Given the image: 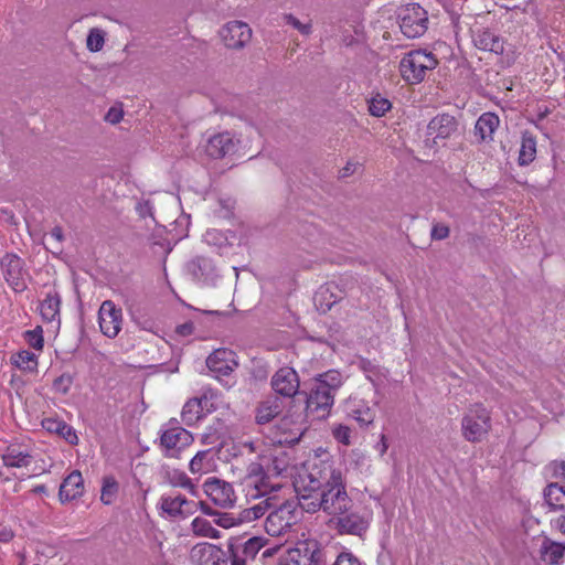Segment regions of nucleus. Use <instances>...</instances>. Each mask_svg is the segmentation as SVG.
Wrapping results in <instances>:
<instances>
[{"label": "nucleus", "mask_w": 565, "mask_h": 565, "mask_svg": "<svg viewBox=\"0 0 565 565\" xmlns=\"http://www.w3.org/2000/svg\"><path fill=\"white\" fill-rule=\"evenodd\" d=\"M14 534L12 530L0 524V542L7 543L13 539Z\"/></svg>", "instance_id": "bf43d9fd"}, {"label": "nucleus", "mask_w": 565, "mask_h": 565, "mask_svg": "<svg viewBox=\"0 0 565 565\" xmlns=\"http://www.w3.org/2000/svg\"><path fill=\"white\" fill-rule=\"evenodd\" d=\"M124 117V110L119 107H110L105 115V120L113 125L118 124Z\"/></svg>", "instance_id": "5fc2aeb1"}, {"label": "nucleus", "mask_w": 565, "mask_h": 565, "mask_svg": "<svg viewBox=\"0 0 565 565\" xmlns=\"http://www.w3.org/2000/svg\"><path fill=\"white\" fill-rule=\"evenodd\" d=\"M4 279L15 292L26 289L28 271L23 268V260L13 254H7L1 259Z\"/></svg>", "instance_id": "ddd939ff"}, {"label": "nucleus", "mask_w": 565, "mask_h": 565, "mask_svg": "<svg viewBox=\"0 0 565 565\" xmlns=\"http://www.w3.org/2000/svg\"><path fill=\"white\" fill-rule=\"evenodd\" d=\"M284 404L277 395H268L255 407V422L258 425H265L274 420L281 414Z\"/></svg>", "instance_id": "4be33fe9"}, {"label": "nucleus", "mask_w": 565, "mask_h": 565, "mask_svg": "<svg viewBox=\"0 0 565 565\" xmlns=\"http://www.w3.org/2000/svg\"><path fill=\"white\" fill-rule=\"evenodd\" d=\"M333 437L343 445L350 444L351 429L344 425H338L332 429Z\"/></svg>", "instance_id": "3c124183"}, {"label": "nucleus", "mask_w": 565, "mask_h": 565, "mask_svg": "<svg viewBox=\"0 0 565 565\" xmlns=\"http://www.w3.org/2000/svg\"><path fill=\"white\" fill-rule=\"evenodd\" d=\"M265 541L259 536H253L244 542L236 540L228 544V557L231 565H246L253 561L264 547Z\"/></svg>", "instance_id": "9b49d317"}, {"label": "nucleus", "mask_w": 565, "mask_h": 565, "mask_svg": "<svg viewBox=\"0 0 565 565\" xmlns=\"http://www.w3.org/2000/svg\"><path fill=\"white\" fill-rule=\"evenodd\" d=\"M250 26L239 20L225 23L218 31L222 43L228 50H242L252 40Z\"/></svg>", "instance_id": "1a4fd4ad"}, {"label": "nucleus", "mask_w": 565, "mask_h": 565, "mask_svg": "<svg viewBox=\"0 0 565 565\" xmlns=\"http://www.w3.org/2000/svg\"><path fill=\"white\" fill-rule=\"evenodd\" d=\"M26 339H28L29 344L33 349L42 350L43 344H44V340H43L41 331L40 332H38L36 330L28 331L26 332Z\"/></svg>", "instance_id": "864d4df0"}, {"label": "nucleus", "mask_w": 565, "mask_h": 565, "mask_svg": "<svg viewBox=\"0 0 565 565\" xmlns=\"http://www.w3.org/2000/svg\"><path fill=\"white\" fill-rule=\"evenodd\" d=\"M100 331L109 339L118 335L122 324V311L111 300H105L98 311Z\"/></svg>", "instance_id": "4468645a"}, {"label": "nucleus", "mask_w": 565, "mask_h": 565, "mask_svg": "<svg viewBox=\"0 0 565 565\" xmlns=\"http://www.w3.org/2000/svg\"><path fill=\"white\" fill-rule=\"evenodd\" d=\"M491 429L490 413L482 405H475L461 419L462 436L470 443H479Z\"/></svg>", "instance_id": "6e6552de"}, {"label": "nucleus", "mask_w": 565, "mask_h": 565, "mask_svg": "<svg viewBox=\"0 0 565 565\" xmlns=\"http://www.w3.org/2000/svg\"><path fill=\"white\" fill-rule=\"evenodd\" d=\"M3 463L7 467H26L31 461L30 454L22 451L20 447L11 445L7 447L2 455Z\"/></svg>", "instance_id": "473e14b6"}, {"label": "nucleus", "mask_w": 565, "mask_h": 565, "mask_svg": "<svg viewBox=\"0 0 565 565\" xmlns=\"http://www.w3.org/2000/svg\"><path fill=\"white\" fill-rule=\"evenodd\" d=\"M328 526L340 535H354L362 537L369 526V518L362 513L361 509L352 501L340 512L329 518Z\"/></svg>", "instance_id": "7ed1b4c3"}, {"label": "nucleus", "mask_w": 565, "mask_h": 565, "mask_svg": "<svg viewBox=\"0 0 565 565\" xmlns=\"http://www.w3.org/2000/svg\"><path fill=\"white\" fill-rule=\"evenodd\" d=\"M391 108V102L381 95L374 96L369 103V111L374 117L384 116Z\"/></svg>", "instance_id": "a19ab883"}, {"label": "nucleus", "mask_w": 565, "mask_h": 565, "mask_svg": "<svg viewBox=\"0 0 565 565\" xmlns=\"http://www.w3.org/2000/svg\"><path fill=\"white\" fill-rule=\"evenodd\" d=\"M544 499L551 509H563L565 502V487L556 482L547 484L544 489Z\"/></svg>", "instance_id": "72a5a7b5"}, {"label": "nucleus", "mask_w": 565, "mask_h": 565, "mask_svg": "<svg viewBox=\"0 0 565 565\" xmlns=\"http://www.w3.org/2000/svg\"><path fill=\"white\" fill-rule=\"evenodd\" d=\"M270 384L277 394L292 397L299 390V376L294 369L281 367L273 375Z\"/></svg>", "instance_id": "f3484780"}, {"label": "nucleus", "mask_w": 565, "mask_h": 565, "mask_svg": "<svg viewBox=\"0 0 565 565\" xmlns=\"http://www.w3.org/2000/svg\"><path fill=\"white\" fill-rule=\"evenodd\" d=\"M284 20L286 21L287 24L291 25L292 28L298 30L303 35H309L311 33L312 26L310 23H306V24L301 23L299 21V19H297L295 15H292L290 13L285 14Z\"/></svg>", "instance_id": "de8ad7c7"}, {"label": "nucleus", "mask_w": 565, "mask_h": 565, "mask_svg": "<svg viewBox=\"0 0 565 565\" xmlns=\"http://www.w3.org/2000/svg\"><path fill=\"white\" fill-rule=\"evenodd\" d=\"M61 297L56 290L46 294L41 302L40 312L42 318L47 322H60Z\"/></svg>", "instance_id": "a878e982"}, {"label": "nucleus", "mask_w": 565, "mask_h": 565, "mask_svg": "<svg viewBox=\"0 0 565 565\" xmlns=\"http://www.w3.org/2000/svg\"><path fill=\"white\" fill-rule=\"evenodd\" d=\"M207 402L206 397L203 398H191L189 399L181 412L182 422L186 426H192L198 423L203 417V406L202 403Z\"/></svg>", "instance_id": "c85d7f7f"}, {"label": "nucleus", "mask_w": 565, "mask_h": 565, "mask_svg": "<svg viewBox=\"0 0 565 565\" xmlns=\"http://www.w3.org/2000/svg\"><path fill=\"white\" fill-rule=\"evenodd\" d=\"M458 120L449 114H438L427 125V135L433 136L434 142L437 139L446 140L458 132Z\"/></svg>", "instance_id": "a211bd4d"}, {"label": "nucleus", "mask_w": 565, "mask_h": 565, "mask_svg": "<svg viewBox=\"0 0 565 565\" xmlns=\"http://www.w3.org/2000/svg\"><path fill=\"white\" fill-rule=\"evenodd\" d=\"M399 20L401 31L409 39L420 36L427 30V12L418 4L406 8Z\"/></svg>", "instance_id": "9d476101"}, {"label": "nucleus", "mask_w": 565, "mask_h": 565, "mask_svg": "<svg viewBox=\"0 0 565 565\" xmlns=\"http://www.w3.org/2000/svg\"><path fill=\"white\" fill-rule=\"evenodd\" d=\"M193 332H194V324L192 321L184 322L182 324H179L175 328V333L181 337L191 335Z\"/></svg>", "instance_id": "4d7b16f0"}, {"label": "nucleus", "mask_w": 565, "mask_h": 565, "mask_svg": "<svg viewBox=\"0 0 565 565\" xmlns=\"http://www.w3.org/2000/svg\"><path fill=\"white\" fill-rule=\"evenodd\" d=\"M556 527L565 534V516H561L556 520Z\"/></svg>", "instance_id": "69168bd1"}, {"label": "nucleus", "mask_w": 565, "mask_h": 565, "mask_svg": "<svg viewBox=\"0 0 565 565\" xmlns=\"http://www.w3.org/2000/svg\"><path fill=\"white\" fill-rule=\"evenodd\" d=\"M164 479L173 487H181L196 495V488L185 472L178 469H168L164 472Z\"/></svg>", "instance_id": "f704fd0d"}, {"label": "nucleus", "mask_w": 565, "mask_h": 565, "mask_svg": "<svg viewBox=\"0 0 565 565\" xmlns=\"http://www.w3.org/2000/svg\"><path fill=\"white\" fill-rule=\"evenodd\" d=\"M117 492L118 482L116 481V479L113 476L104 477L100 500L105 504H110L114 501V498L116 497Z\"/></svg>", "instance_id": "ea45409f"}, {"label": "nucleus", "mask_w": 565, "mask_h": 565, "mask_svg": "<svg viewBox=\"0 0 565 565\" xmlns=\"http://www.w3.org/2000/svg\"><path fill=\"white\" fill-rule=\"evenodd\" d=\"M473 43L479 50L495 54L504 52V41L489 29H480L473 35Z\"/></svg>", "instance_id": "b1692460"}, {"label": "nucleus", "mask_w": 565, "mask_h": 565, "mask_svg": "<svg viewBox=\"0 0 565 565\" xmlns=\"http://www.w3.org/2000/svg\"><path fill=\"white\" fill-rule=\"evenodd\" d=\"M11 360L17 367L23 371L34 372L38 369L36 355L28 350L18 352L12 355Z\"/></svg>", "instance_id": "e433bc0d"}, {"label": "nucleus", "mask_w": 565, "mask_h": 565, "mask_svg": "<svg viewBox=\"0 0 565 565\" xmlns=\"http://www.w3.org/2000/svg\"><path fill=\"white\" fill-rule=\"evenodd\" d=\"M536 158V140L535 137L524 131L522 134L521 147L519 151L518 163L521 167L529 166Z\"/></svg>", "instance_id": "c756f323"}, {"label": "nucleus", "mask_w": 565, "mask_h": 565, "mask_svg": "<svg viewBox=\"0 0 565 565\" xmlns=\"http://www.w3.org/2000/svg\"><path fill=\"white\" fill-rule=\"evenodd\" d=\"M72 383H73L72 375L64 373L54 380L53 387L56 392H60L62 394H67L71 388Z\"/></svg>", "instance_id": "49530a36"}, {"label": "nucleus", "mask_w": 565, "mask_h": 565, "mask_svg": "<svg viewBox=\"0 0 565 565\" xmlns=\"http://www.w3.org/2000/svg\"><path fill=\"white\" fill-rule=\"evenodd\" d=\"M350 416L361 426H369L374 422L375 412L366 405H356L351 409Z\"/></svg>", "instance_id": "58836bf2"}, {"label": "nucleus", "mask_w": 565, "mask_h": 565, "mask_svg": "<svg viewBox=\"0 0 565 565\" xmlns=\"http://www.w3.org/2000/svg\"><path fill=\"white\" fill-rule=\"evenodd\" d=\"M277 565H327V551L317 541L302 542L288 550Z\"/></svg>", "instance_id": "0eeeda50"}, {"label": "nucleus", "mask_w": 565, "mask_h": 565, "mask_svg": "<svg viewBox=\"0 0 565 565\" xmlns=\"http://www.w3.org/2000/svg\"><path fill=\"white\" fill-rule=\"evenodd\" d=\"M199 505H200L201 511H202L204 514H206V515H216V514H217V513H216V511H215V510H213V509L211 508V505H210V504H207V503H206V502H204V501H200V502H199Z\"/></svg>", "instance_id": "e2e57ef3"}, {"label": "nucleus", "mask_w": 565, "mask_h": 565, "mask_svg": "<svg viewBox=\"0 0 565 565\" xmlns=\"http://www.w3.org/2000/svg\"><path fill=\"white\" fill-rule=\"evenodd\" d=\"M195 503L183 495H163L160 499V508L170 518H186L192 514Z\"/></svg>", "instance_id": "412c9836"}, {"label": "nucleus", "mask_w": 565, "mask_h": 565, "mask_svg": "<svg viewBox=\"0 0 565 565\" xmlns=\"http://www.w3.org/2000/svg\"><path fill=\"white\" fill-rule=\"evenodd\" d=\"M266 476L264 467L259 462H252L247 469V481L253 484L255 480H259Z\"/></svg>", "instance_id": "09e8293b"}, {"label": "nucleus", "mask_w": 565, "mask_h": 565, "mask_svg": "<svg viewBox=\"0 0 565 565\" xmlns=\"http://www.w3.org/2000/svg\"><path fill=\"white\" fill-rule=\"evenodd\" d=\"M564 551L565 545L555 542H551L550 545L545 547V554L551 564H558L559 559L564 556Z\"/></svg>", "instance_id": "a18cd8bd"}, {"label": "nucleus", "mask_w": 565, "mask_h": 565, "mask_svg": "<svg viewBox=\"0 0 565 565\" xmlns=\"http://www.w3.org/2000/svg\"><path fill=\"white\" fill-rule=\"evenodd\" d=\"M315 382L320 386H324L328 391L335 395L337 391L343 383L342 374L338 370H329L318 374Z\"/></svg>", "instance_id": "c9c22d12"}, {"label": "nucleus", "mask_w": 565, "mask_h": 565, "mask_svg": "<svg viewBox=\"0 0 565 565\" xmlns=\"http://www.w3.org/2000/svg\"><path fill=\"white\" fill-rule=\"evenodd\" d=\"M32 492L34 493H45L46 487L44 484H39L32 489Z\"/></svg>", "instance_id": "338daca9"}, {"label": "nucleus", "mask_w": 565, "mask_h": 565, "mask_svg": "<svg viewBox=\"0 0 565 565\" xmlns=\"http://www.w3.org/2000/svg\"><path fill=\"white\" fill-rule=\"evenodd\" d=\"M204 493L211 501L223 509L232 508L235 503L236 497L233 486L222 479L212 477L203 483Z\"/></svg>", "instance_id": "f8f14e48"}, {"label": "nucleus", "mask_w": 565, "mask_h": 565, "mask_svg": "<svg viewBox=\"0 0 565 565\" xmlns=\"http://www.w3.org/2000/svg\"><path fill=\"white\" fill-rule=\"evenodd\" d=\"M206 366L216 375L227 376L238 366V362L232 350L217 349L207 356Z\"/></svg>", "instance_id": "6ab92c4d"}, {"label": "nucleus", "mask_w": 565, "mask_h": 565, "mask_svg": "<svg viewBox=\"0 0 565 565\" xmlns=\"http://www.w3.org/2000/svg\"><path fill=\"white\" fill-rule=\"evenodd\" d=\"M276 497H267L259 503L252 507L248 510V513H252L254 519L262 518L268 509L274 508L276 505Z\"/></svg>", "instance_id": "c03bdc74"}, {"label": "nucleus", "mask_w": 565, "mask_h": 565, "mask_svg": "<svg viewBox=\"0 0 565 565\" xmlns=\"http://www.w3.org/2000/svg\"><path fill=\"white\" fill-rule=\"evenodd\" d=\"M214 467V458L211 450L199 451L190 461L189 470L193 475L210 472Z\"/></svg>", "instance_id": "2f4dec72"}, {"label": "nucleus", "mask_w": 565, "mask_h": 565, "mask_svg": "<svg viewBox=\"0 0 565 565\" xmlns=\"http://www.w3.org/2000/svg\"><path fill=\"white\" fill-rule=\"evenodd\" d=\"M343 479L342 472L328 459L315 461L298 476L294 486L297 499L303 501Z\"/></svg>", "instance_id": "f257e3e1"}, {"label": "nucleus", "mask_w": 565, "mask_h": 565, "mask_svg": "<svg viewBox=\"0 0 565 565\" xmlns=\"http://www.w3.org/2000/svg\"><path fill=\"white\" fill-rule=\"evenodd\" d=\"M190 559L195 565H227V553L211 543H199L190 551Z\"/></svg>", "instance_id": "2eb2a0df"}, {"label": "nucleus", "mask_w": 565, "mask_h": 565, "mask_svg": "<svg viewBox=\"0 0 565 565\" xmlns=\"http://www.w3.org/2000/svg\"><path fill=\"white\" fill-rule=\"evenodd\" d=\"M256 493L253 494L254 497H270L269 494L274 491H278L281 486L279 484H271L269 477L266 475L264 478H260L259 480H255L253 483Z\"/></svg>", "instance_id": "37998d69"}, {"label": "nucleus", "mask_w": 565, "mask_h": 565, "mask_svg": "<svg viewBox=\"0 0 565 565\" xmlns=\"http://www.w3.org/2000/svg\"><path fill=\"white\" fill-rule=\"evenodd\" d=\"M548 468L553 478L565 480V461H553Z\"/></svg>", "instance_id": "6e6d98bb"}, {"label": "nucleus", "mask_w": 565, "mask_h": 565, "mask_svg": "<svg viewBox=\"0 0 565 565\" xmlns=\"http://www.w3.org/2000/svg\"><path fill=\"white\" fill-rule=\"evenodd\" d=\"M84 492V480L78 470L72 471L61 483L58 495L61 501H71Z\"/></svg>", "instance_id": "5701e85b"}, {"label": "nucleus", "mask_w": 565, "mask_h": 565, "mask_svg": "<svg viewBox=\"0 0 565 565\" xmlns=\"http://www.w3.org/2000/svg\"><path fill=\"white\" fill-rule=\"evenodd\" d=\"M142 329H143V330H149V331L151 330L150 328H148L147 322H145V324H142Z\"/></svg>", "instance_id": "774afa93"}, {"label": "nucleus", "mask_w": 565, "mask_h": 565, "mask_svg": "<svg viewBox=\"0 0 565 565\" xmlns=\"http://www.w3.org/2000/svg\"><path fill=\"white\" fill-rule=\"evenodd\" d=\"M334 403V394L315 383L310 394L307 396V412L310 414L317 413V417H324Z\"/></svg>", "instance_id": "dca6fc26"}, {"label": "nucleus", "mask_w": 565, "mask_h": 565, "mask_svg": "<svg viewBox=\"0 0 565 565\" xmlns=\"http://www.w3.org/2000/svg\"><path fill=\"white\" fill-rule=\"evenodd\" d=\"M355 171V163L348 162L344 168L340 170L339 178H347Z\"/></svg>", "instance_id": "052dcab7"}, {"label": "nucleus", "mask_w": 565, "mask_h": 565, "mask_svg": "<svg viewBox=\"0 0 565 565\" xmlns=\"http://www.w3.org/2000/svg\"><path fill=\"white\" fill-rule=\"evenodd\" d=\"M344 298V291L334 282H328L322 286L318 292L320 307L323 310H330L333 305Z\"/></svg>", "instance_id": "cd10ccee"}, {"label": "nucleus", "mask_w": 565, "mask_h": 565, "mask_svg": "<svg viewBox=\"0 0 565 565\" xmlns=\"http://www.w3.org/2000/svg\"><path fill=\"white\" fill-rule=\"evenodd\" d=\"M193 276L202 281H211L215 277V267L211 259L206 257H196L189 266Z\"/></svg>", "instance_id": "7c9ffc66"}, {"label": "nucleus", "mask_w": 565, "mask_h": 565, "mask_svg": "<svg viewBox=\"0 0 565 565\" xmlns=\"http://www.w3.org/2000/svg\"><path fill=\"white\" fill-rule=\"evenodd\" d=\"M105 43V32L100 29L94 28L89 30L86 46L90 52H98L103 49Z\"/></svg>", "instance_id": "79ce46f5"}, {"label": "nucleus", "mask_w": 565, "mask_h": 565, "mask_svg": "<svg viewBox=\"0 0 565 565\" xmlns=\"http://www.w3.org/2000/svg\"><path fill=\"white\" fill-rule=\"evenodd\" d=\"M438 61L433 53L416 50L404 55L399 62V71L405 81L418 84L424 81L427 71L434 70Z\"/></svg>", "instance_id": "39448f33"}, {"label": "nucleus", "mask_w": 565, "mask_h": 565, "mask_svg": "<svg viewBox=\"0 0 565 565\" xmlns=\"http://www.w3.org/2000/svg\"><path fill=\"white\" fill-rule=\"evenodd\" d=\"M215 523L222 527H231L234 524V518H232L227 513H223L218 516L217 520H215Z\"/></svg>", "instance_id": "13d9d810"}, {"label": "nucleus", "mask_w": 565, "mask_h": 565, "mask_svg": "<svg viewBox=\"0 0 565 565\" xmlns=\"http://www.w3.org/2000/svg\"><path fill=\"white\" fill-rule=\"evenodd\" d=\"M193 441V435L179 426L177 419H171L160 430L159 447L166 458H180L181 452Z\"/></svg>", "instance_id": "20e7f679"}, {"label": "nucleus", "mask_w": 565, "mask_h": 565, "mask_svg": "<svg viewBox=\"0 0 565 565\" xmlns=\"http://www.w3.org/2000/svg\"><path fill=\"white\" fill-rule=\"evenodd\" d=\"M299 501L285 500L277 503L265 521V531L270 536H280L287 533L298 521Z\"/></svg>", "instance_id": "423d86ee"}, {"label": "nucleus", "mask_w": 565, "mask_h": 565, "mask_svg": "<svg viewBox=\"0 0 565 565\" xmlns=\"http://www.w3.org/2000/svg\"><path fill=\"white\" fill-rule=\"evenodd\" d=\"M449 234H450L449 226H447L446 224H443V223H435L433 225V228L430 232V237L434 241H440V239L447 238L449 236Z\"/></svg>", "instance_id": "603ef678"}, {"label": "nucleus", "mask_w": 565, "mask_h": 565, "mask_svg": "<svg viewBox=\"0 0 565 565\" xmlns=\"http://www.w3.org/2000/svg\"><path fill=\"white\" fill-rule=\"evenodd\" d=\"M237 143L238 140L230 132H221L209 139L205 151L211 158L220 159L233 154L237 149Z\"/></svg>", "instance_id": "aec40b11"}, {"label": "nucleus", "mask_w": 565, "mask_h": 565, "mask_svg": "<svg viewBox=\"0 0 565 565\" xmlns=\"http://www.w3.org/2000/svg\"><path fill=\"white\" fill-rule=\"evenodd\" d=\"M388 445L387 439L385 435H381L380 443L376 445V449L379 450L380 455L383 456L387 451Z\"/></svg>", "instance_id": "680f3d73"}, {"label": "nucleus", "mask_w": 565, "mask_h": 565, "mask_svg": "<svg viewBox=\"0 0 565 565\" xmlns=\"http://www.w3.org/2000/svg\"><path fill=\"white\" fill-rule=\"evenodd\" d=\"M499 117L493 113L482 114L475 126V134L481 141L492 140V136L499 126Z\"/></svg>", "instance_id": "bb28decb"}, {"label": "nucleus", "mask_w": 565, "mask_h": 565, "mask_svg": "<svg viewBox=\"0 0 565 565\" xmlns=\"http://www.w3.org/2000/svg\"><path fill=\"white\" fill-rule=\"evenodd\" d=\"M352 501L353 500L347 492L345 482L341 479L317 494L311 495L309 499L303 498V501H299V505L303 511L309 513L322 510L331 518Z\"/></svg>", "instance_id": "f03ea898"}, {"label": "nucleus", "mask_w": 565, "mask_h": 565, "mask_svg": "<svg viewBox=\"0 0 565 565\" xmlns=\"http://www.w3.org/2000/svg\"><path fill=\"white\" fill-rule=\"evenodd\" d=\"M42 427L46 431L56 434L57 436L64 438L70 445H76L78 443V437L73 427L62 419L45 418L42 420Z\"/></svg>", "instance_id": "393cba45"}, {"label": "nucleus", "mask_w": 565, "mask_h": 565, "mask_svg": "<svg viewBox=\"0 0 565 565\" xmlns=\"http://www.w3.org/2000/svg\"><path fill=\"white\" fill-rule=\"evenodd\" d=\"M332 565H362V562L351 552H341Z\"/></svg>", "instance_id": "8fccbe9b"}, {"label": "nucleus", "mask_w": 565, "mask_h": 565, "mask_svg": "<svg viewBox=\"0 0 565 565\" xmlns=\"http://www.w3.org/2000/svg\"><path fill=\"white\" fill-rule=\"evenodd\" d=\"M51 236L54 237L56 241L62 242L63 241V231L60 226H55L51 231Z\"/></svg>", "instance_id": "0e129e2a"}, {"label": "nucleus", "mask_w": 565, "mask_h": 565, "mask_svg": "<svg viewBox=\"0 0 565 565\" xmlns=\"http://www.w3.org/2000/svg\"><path fill=\"white\" fill-rule=\"evenodd\" d=\"M192 532L196 536L218 539L220 531L212 526L210 521L203 518H195L191 523Z\"/></svg>", "instance_id": "4c0bfd02"}]
</instances>
